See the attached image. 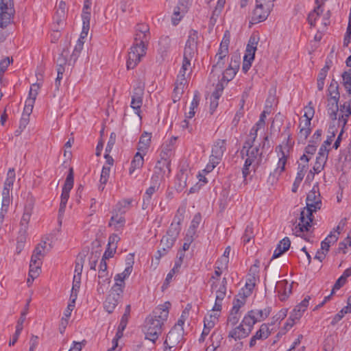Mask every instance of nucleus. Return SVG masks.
Segmentation results:
<instances>
[{"label": "nucleus", "mask_w": 351, "mask_h": 351, "mask_svg": "<svg viewBox=\"0 0 351 351\" xmlns=\"http://www.w3.org/2000/svg\"><path fill=\"white\" fill-rule=\"evenodd\" d=\"M346 282L347 280H345L344 278L340 276L335 282L330 293V295H332L336 290H339L340 288H341L346 283Z\"/></svg>", "instance_id": "052dcab7"}, {"label": "nucleus", "mask_w": 351, "mask_h": 351, "mask_svg": "<svg viewBox=\"0 0 351 351\" xmlns=\"http://www.w3.org/2000/svg\"><path fill=\"white\" fill-rule=\"evenodd\" d=\"M13 0H0V27H6L11 22L14 14Z\"/></svg>", "instance_id": "423d86ee"}, {"label": "nucleus", "mask_w": 351, "mask_h": 351, "mask_svg": "<svg viewBox=\"0 0 351 351\" xmlns=\"http://www.w3.org/2000/svg\"><path fill=\"white\" fill-rule=\"evenodd\" d=\"M182 258L180 257V260L176 261L175 263V265L173 266V267L170 270V271L167 274V276H166V278H165V282L162 285V287H164L165 286H167L169 282H171V280H172V278L173 277V276L178 272L179 271V269L181 266V264H182Z\"/></svg>", "instance_id": "4c0bfd02"}, {"label": "nucleus", "mask_w": 351, "mask_h": 351, "mask_svg": "<svg viewBox=\"0 0 351 351\" xmlns=\"http://www.w3.org/2000/svg\"><path fill=\"white\" fill-rule=\"evenodd\" d=\"M271 331L269 330V326L267 324L261 325L258 330L251 337L249 346L252 348L256 346V341H264L267 339L271 335Z\"/></svg>", "instance_id": "9b49d317"}, {"label": "nucleus", "mask_w": 351, "mask_h": 351, "mask_svg": "<svg viewBox=\"0 0 351 351\" xmlns=\"http://www.w3.org/2000/svg\"><path fill=\"white\" fill-rule=\"evenodd\" d=\"M101 255V250H98L95 252H92L88 260V265L90 269L95 270L97 263Z\"/></svg>", "instance_id": "49530a36"}, {"label": "nucleus", "mask_w": 351, "mask_h": 351, "mask_svg": "<svg viewBox=\"0 0 351 351\" xmlns=\"http://www.w3.org/2000/svg\"><path fill=\"white\" fill-rule=\"evenodd\" d=\"M151 134L143 132L139 139L137 149L143 154H146L147 149L150 146L151 143Z\"/></svg>", "instance_id": "a878e982"}, {"label": "nucleus", "mask_w": 351, "mask_h": 351, "mask_svg": "<svg viewBox=\"0 0 351 351\" xmlns=\"http://www.w3.org/2000/svg\"><path fill=\"white\" fill-rule=\"evenodd\" d=\"M322 12H320V5L316 6L308 15L307 21L311 27H315L317 19Z\"/></svg>", "instance_id": "ea45409f"}, {"label": "nucleus", "mask_w": 351, "mask_h": 351, "mask_svg": "<svg viewBox=\"0 0 351 351\" xmlns=\"http://www.w3.org/2000/svg\"><path fill=\"white\" fill-rule=\"evenodd\" d=\"M341 77L343 78V85L348 92V97L351 101V69L344 71Z\"/></svg>", "instance_id": "e433bc0d"}, {"label": "nucleus", "mask_w": 351, "mask_h": 351, "mask_svg": "<svg viewBox=\"0 0 351 351\" xmlns=\"http://www.w3.org/2000/svg\"><path fill=\"white\" fill-rule=\"evenodd\" d=\"M335 126H330L329 128H328V135L327 136V138L326 140L324 142V144H326V145H330L332 141H333V138L335 136Z\"/></svg>", "instance_id": "680f3d73"}, {"label": "nucleus", "mask_w": 351, "mask_h": 351, "mask_svg": "<svg viewBox=\"0 0 351 351\" xmlns=\"http://www.w3.org/2000/svg\"><path fill=\"white\" fill-rule=\"evenodd\" d=\"M82 19L83 25L85 26L84 29H86L87 27H90V11H82Z\"/></svg>", "instance_id": "0e129e2a"}, {"label": "nucleus", "mask_w": 351, "mask_h": 351, "mask_svg": "<svg viewBox=\"0 0 351 351\" xmlns=\"http://www.w3.org/2000/svg\"><path fill=\"white\" fill-rule=\"evenodd\" d=\"M188 173L185 170H180L176 176L177 190L182 191L186 186Z\"/></svg>", "instance_id": "473e14b6"}, {"label": "nucleus", "mask_w": 351, "mask_h": 351, "mask_svg": "<svg viewBox=\"0 0 351 351\" xmlns=\"http://www.w3.org/2000/svg\"><path fill=\"white\" fill-rule=\"evenodd\" d=\"M259 151V147H256L252 150H246L245 155L254 160H256L258 156H260V157L262 156V153H261Z\"/></svg>", "instance_id": "bf43d9fd"}, {"label": "nucleus", "mask_w": 351, "mask_h": 351, "mask_svg": "<svg viewBox=\"0 0 351 351\" xmlns=\"http://www.w3.org/2000/svg\"><path fill=\"white\" fill-rule=\"evenodd\" d=\"M160 245L162 246L156 252V258L160 259L162 256L167 254L169 250L173 247V245H167V241H164V236L160 241Z\"/></svg>", "instance_id": "c03bdc74"}, {"label": "nucleus", "mask_w": 351, "mask_h": 351, "mask_svg": "<svg viewBox=\"0 0 351 351\" xmlns=\"http://www.w3.org/2000/svg\"><path fill=\"white\" fill-rule=\"evenodd\" d=\"M115 213H113L109 222L110 226H114L116 229H119L124 226L125 223V217L123 215L125 210H122L121 205L118 204L116 206Z\"/></svg>", "instance_id": "f8f14e48"}, {"label": "nucleus", "mask_w": 351, "mask_h": 351, "mask_svg": "<svg viewBox=\"0 0 351 351\" xmlns=\"http://www.w3.org/2000/svg\"><path fill=\"white\" fill-rule=\"evenodd\" d=\"M74 178H73V169L71 168L69 169V172L66 176L64 184L62 187V191L61 194V203L67 204L68 199L69 198V192L72 189L73 186Z\"/></svg>", "instance_id": "ddd939ff"}, {"label": "nucleus", "mask_w": 351, "mask_h": 351, "mask_svg": "<svg viewBox=\"0 0 351 351\" xmlns=\"http://www.w3.org/2000/svg\"><path fill=\"white\" fill-rule=\"evenodd\" d=\"M237 72L231 66H228L223 73L221 81L228 83L234 78Z\"/></svg>", "instance_id": "09e8293b"}, {"label": "nucleus", "mask_w": 351, "mask_h": 351, "mask_svg": "<svg viewBox=\"0 0 351 351\" xmlns=\"http://www.w3.org/2000/svg\"><path fill=\"white\" fill-rule=\"evenodd\" d=\"M123 289H121L120 285L117 283L112 287L109 294L104 303V307L108 313H112L123 296Z\"/></svg>", "instance_id": "39448f33"}, {"label": "nucleus", "mask_w": 351, "mask_h": 351, "mask_svg": "<svg viewBox=\"0 0 351 351\" xmlns=\"http://www.w3.org/2000/svg\"><path fill=\"white\" fill-rule=\"evenodd\" d=\"M230 247L228 246L223 252V254L218 259V263L221 262L225 264V268H228V263H229V255L230 253Z\"/></svg>", "instance_id": "6e6d98bb"}, {"label": "nucleus", "mask_w": 351, "mask_h": 351, "mask_svg": "<svg viewBox=\"0 0 351 351\" xmlns=\"http://www.w3.org/2000/svg\"><path fill=\"white\" fill-rule=\"evenodd\" d=\"M189 0H179L177 6L174 8L171 21L173 25H177L187 12Z\"/></svg>", "instance_id": "9d476101"}, {"label": "nucleus", "mask_w": 351, "mask_h": 351, "mask_svg": "<svg viewBox=\"0 0 351 351\" xmlns=\"http://www.w3.org/2000/svg\"><path fill=\"white\" fill-rule=\"evenodd\" d=\"M298 169V171L297 173V176H296L295 181L293 184V186H292V189H291L293 193L297 192L298 187H299L302 180L304 178V173L306 171V166L305 165L300 166V165H299Z\"/></svg>", "instance_id": "2f4dec72"}, {"label": "nucleus", "mask_w": 351, "mask_h": 351, "mask_svg": "<svg viewBox=\"0 0 351 351\" xmlns=\"http://www.w3.org/2000/svg\"><path fill=\"white\" fill-rule=\"evenodd\" d=\"M45 247L46 241H44L43 243H40L38 245V246L34 249L31 257V259L33 260V262L42 261V259L44 258L45 255Z\"/></svg>", "instance_id": "7c9ffc66"}, {"label": "nucleus", "mask_w": 351, "mask_h": 351, "mask_svg": "<svg viewBox=\"0 0 351 351\" xmlns=\"http://www.w3.org/2000/svg\"><path fill=\"white\" fill-rule=\"evenodd\" d=\"M329 99L339 100L340 94L339 92V84L335 80H332L328 88Z\"/></svg>", "instance_id": "f704fd0d"}, {"label": "nucleus", "mask_w": 351, "mask_h": 351, "mask_svg": "<svg viewBox=\"0 0 351 351\" xmlns=\"http://www.w3.org/2000/svg\"><path fill=\"white\" fill-rule=\"evenodd\" d=\"M32 214V207H25L22 215L20 224L19 235L17 237V248L21 246L26 241L27 232L29 227V222Z\"/></svg>", "instance_id": "0eeeda50"}, {"label": "nucleus", "mask_w": 351, "mask_h": 351, "mask_svg": "<svg viewBox=\"0 0 351 351\" xmlns=\"http://www.w3.org/2000/svg\"><path fill=\"white\" fill-rule=\"evenodd\" d=\"M348 241H350L349 236H348L347 238L339 243L338 252H342L343 254L346 253V250L347 249L348 246H349Z\"/></svg>", "instance_id": "69168bd1"}, {"label": "nucleus", "mask_w": 351, "mask_h": 351, "mask_svg": "<svg viewBox=\"0 0 351 351\" xmlns=\"http://www.w3.org/2000/svg\"><path fill=\"white\" fill-rule=\"evenodd\" d=\"M198 38V32L195 29H191L185 45L197 48Z\"/></svg>", "instance_id": "a19ab883"}, {"label": "nucleus", "mask_w": 351, "mask_h": 351, "mask_svg": "<svg viewBox=\"0 0 351 351\" xmlns=\"http://www.w3.org/2000/svg\"><path fill=\"white\" fill-rule=\"evenodd\" d=\"M242 324H243L246 327L250 328L252 330L254 325L256 324L254 319V315H252L250 313V311L244 316Z\"/></svg>", "instance_id": "8fccbe9b"}, {"label": "nucleus", "mask_w": 351, "mask_h": 351, "mask_svg": "<svg viewBox=\"0 0 351 351\" xmlns=\"http://www.w3.org/2000/svg\"><path fill=\"white\" fill-rule=\"evenodd\" d=\"M144 86L141 83L134 88L132 95L130 106L136 110V113L139 116L141 108L143 105V98L144 95Z\"/></svg>", "instance_id": "1a4fd4ad"}, {"label": "nucleus", "mask_w": 351, "mask_h": 351, "mask_svg": "<svg viewBox=\"0 0 351 351\" xmlns=\"http://www.w3.org/2000/svg\"><path fill=\"white\" fill-rule=\"evenodd\" d=\"M307 198L311 199L313 201L321 200L320 193L317 186H313L312 190L307 194Z\"/></svg>", "instance_id": "864d4df0"}, {"label": "nucleus", "mask_w": 351, "mask_h": 351, "mask_svg": "<svg viewBox=\"0 0 351 351\" xmlns=\"http://www.w3.org/2000/svg\"><path fill=\"white\" fill-rule=\"evenodd\" d=\"M271 308L267 307L265 309H253L250 311V313L254 315L255 322H261L265 319L271 313Z\"/></svg>", "instance_id": "c85d7f7f"}, {"label": "nucleus", "mask_w": 351, "mask_h": 351, "mask_svg": "<svg viewBox=\"0 0 351 351\" xmlns=\"http://www.w3.org/2000/svg\"><path fill=\"white\" fill-rule=\"evenodd\" d=\"M171 161L167 160L160 159L158 160L154 168V173L152 176V181L157 180L158 182L159 178L162 177L165 173V169L170 172Z\"/></svg>", "instance_id": "2eb2a0df"}, {"label": "nucleus", "mask_w": 351, "mask_h": 351, "mask_svg": "<svg viewBox=\"0 0 351 351\" xmlns=\"http://www.w3.org/2000/svg\"><path fill=\"white\" fill-rule=\"evenodd\" d=\"M311 297L309 295H306L299 304L295 306L290 314L291 319L300 320L308 306Z\"/></svg>", "instance_id": "6ab92c4d"}, {"label": "nucleus", "mask_w": 351, "mask_h": 351, "mask_svg": "<svg viewBox=\"0 0 351 351\" xmlns=\"http://www.w3.org/2000/svg\"><path fill=\"white\" fill-rule=\"evenodd\" d=\"M184 88H182L175 84V87L173 88L172 99L174 103L180 101L183 93Z\"/></svg>", "instance_id": "603ef678"}, {"label": "nucleus", "mask_w": 351, "mask_h": 351, "mask_svg": "<svg viewBox=\"0 0 351 351\" xmlns=\"http://www.w3.org/2000/svg\"><path fill=\"white\" fill-rule=\"evenodd\" d=\"M133 269V267L132 265H129L125 267L124 271L122 273L117 274L114 276V280L115 283H117L119 285H120V287L121 289H123L125 287V282L124 280L129 277V276L131 274Z\"/></svg>", "instance_id": "cd10ccee"}, {"label": "nucleus", "mask_w": 351, "mask_h": 351, "mask_svg": "<svg viewBox=\"0 0 351 351\" xmlns=\"http://www.w3.org/2000/svg\"><path fill=\"white\" fill-rule=\"evenodd\" d=\"M146 45L141 43L135 42L130 47L128 52V58L127 60V69H133L140 62L141 59L146 53Z\"/></svg>", "instance_id": "20e7f679"}, {"label": "nucleus", "mask_w": 351, "mask_h": 351, "mask_svg": "<svg viewBox=\"0 0 351 351\" xmlns=\"http://www.w3.org/2000/svg\"><path fill=\"white\" fill-rule=\"evenodd\" d=\"M256 8L252 12L251 23L253 24L264 21L268 16L267 11L265 10L262 3H259L258 0H256Z\"/></svg>", "instance_id": "dca6fc26"}, {"label": "nucleus", "mask_w": 351, "mask_h": 351, "mask_svg": "<svg viewBox=\"0 0 351 351\" xmlns=\"http://www.w3.org/2000/svg\"><path fill=\"white\" fill-rule=\"evenodd\" d=\"M170 307L171 303L166 302L156 307L146 317L144 325L146 339L155 343L158 339L162 332V326L168 318Z\"/></svg>", "instance_id": "f257e3e1"}, {"label": "nucleus", "mask_w": 351, "mask_h": 351, "mask_svg": "<svg viewBox=\"0 0 351 351\" xmlns=\"http://www.w3.org/2000/svg\"><path fill=\"white\" fill-rule=\"evenodd\" d=\"M222 339L223 338L219 333L214 332L210 336V341L212 343L211 344L217 348L219 347Z\"/></svg>", "instance_id": "4d7b16f0"}, {"label": "nucleus", "mask_w": 351, "mask_h": 351, "mask_svg": "<svg viewBox=\"0 0 351 351\" xmlns=\"http://www.w3.org/2000/svg\"><path fill=\"white\" fill-rule=\"evenodd\" d=\"M173 149L171 144H164L160 153L161 158L170 160V158L173 155Z\"/></svg>", "instance_id": "37998d69"}, {"label": "nucleus", "mask_w": 351, "mask_h": 351, "mask_svg": "<svg viewBox=\"0 0 351 351\" xmlns=\"http://www.w3.org/2000/svg\"><path fill=\"white\" fill-rule=\"evenodd\" d=\"M110 167L107 166H104L101 170V176H100V184L99 186V189L100 191H103L104 189V186L107 183L109 176H110Z\"/></svg>", "instance_id": "79ce46f5"}, {"label": "nucleus", "mask_w": 351, "mask_h": 351, "mask_svg": "<svg viewBox=\"0 0 351 351\" xmlns=\"http://www.w3.org/2000/svg\"><path fill=\"white\" fill-rule=\"evenodd\" d=\"M180 231L181 226L176 224V223H171L167 232V234L164 236V241H167V245H174Z\"/></svg>", "instance_id": "f3484780"}, {"label": "nucleus", "mask_w": 351, "mask_h": 351, "mask_svg": "<svg viewBox=\"0 0 351 351\" xmlns=\"http://www.w3.org/2000/svg\"><path fill=\"white\" fill-rule=\"evenodd\" d=\"M276 149V152H278L279 160L278 167L274 170V174H278L279 176L285 170V165L289 157V149L287 148V152L284 151L281 145L277 146Z\"/></svg>", "instance_id": "4468645a"}, {"label": "nucleus", "mask_w": 351, "mask_h": 351, "mask_svg": "<svg viewBox=\"0 0 351 351\" xmlns=\"http://www.w3.org/2000/svg\"><path fill=\"white\" fill-rule=\"evenodd\" d=\"M291 245V241L289 237H285L277 245L272 256V259L280 257L285 252H287Z\"/></svg>", "instance_id": "393cba45"}, {"label": "nucleus", "mask_w": 351, "mask_h": 351, "mask_svg": "<svg viewBox=\"0 0 351 351\" xmlns=\"http://www.w3.org/2000/svg\"><path fill=\"white\" fill-rule=\"evenodd\" d=\"M116 134L114 132H112L110 135V138L108 142L107 143V146L106 147V152L110 153L116 142Z\"/></svg>", "instance_id": "e2e57ef3"}, {"label": "nucleus", "mask_w": 351, "mask_h": 351, "mask_svg": "<svg viewBox=\"0 0 351 351\" xmlns=\"http://www.w3.org/2000/svg\"><path fill=\"white\" fill-rule=\"evenodd\" d=\"M327 158H325L324 156H317L316 161L313 167V171L311 170L310 173H312L313 176L315 173H319L322 171V170L324 167V165L326 162Z\"/></svg>", "instance_id": "58836bf2"}, {"label": "nucleus", "mask_w": 351, "mask_h": 351, "mask_svg": "<svg viewBox=\"0 0 351 351\" xmlns=\"http://www.w3.org/2000/svg\"><path fill=\"white\" fill-rule=\"evenodd\" d=\"M339 112V114L337 119L339 123H342L343 128L347 123L348 118L351 114V101H350L349 97H348V101L340 106Z\"/></svg>", "instance_id": "4be33fe9"}, {"label": "nucleus", "mask_w": 351, "mask_h": 351, "mask_svg": "<svg viewBox=\"0 0 351 351\" xmlns=\"http://www.w3.org/2000/svg\"><path fill=\"white\" fill-rule=\"evenodd\" d=\"M244 324L241 323L238 326L233 328L228 335V337L233 338L234 340L241 339L247 337L252 332L250 328L244 327Z\"/></svg>", "instance_id": "412c9836"}, {"label": "nucleus", "mask_w": 351, "mask_h": 351, "mask_svg": "<svg viewBox=\"0 0 351 351\" xmlns=\"http://www.w3.org/2000/svg\"><path fill=\"white\" fill-rule=\"evenodd\" d=\"M42 261L33 262V260H30L29 263V276L34 280L37 278L41 271Z\"/></svg>", "instance_id": "72a5a7b5"}, {"label": "nucleus", "mask_w": 351, "mask_h": 351, "mask_svg": "<svg viewBox=\"0 0 351 351\" xmlns=\"http://www.w3.org/2000/svg\"><path fill=\"white\" fill-rule=\"evenodd\" d=\"M152 182L153 184L146 190L143 197L142 208L143 210L147 209L150 206L152 195L155 193L159 189L160 184L156 180Z\"/></svg>", "instance_id": "aec40b11"}, {"label": "nucleus", "mask_w": 351, "mask_h": 351, "mask_svg": "<svg viewBox=\"0 0 351 351\" xmlns=\"http://www.w3.org/2000/svg\"><path fill=\"white\" fill-rule=\"evenodd\" d=\"M145 154H143L140 152L136 153L134 156L133 160L131 162L130 167L129 169V173L130 175L133 174L136 169H139L143 167L144 164V158L143 156Z\"/></svg>", "instance_id": "bb28decb"}, {"label": "nucleus", "mask_w": 351, "mask_h": 351, "mask_svg": "<svg viewBox=\"0 0 351 351\" xmlns=\"http://www.w3.org/2000/svg\"><path fill=\"white\" fill-rule=\"evenodd\" d=\"M258 41L259 36L258 35L252 34L250 36L243 58L242 71L244 73H246L252 66V63L254 60L255 52L257 49Z\"/></svg>", "instance_id": "7ed1b4c3"}, {"label": "nucleus", "mask_w": 351, "mask_h": 351, "mask_svg": "<svg viewBox=\"0 0 351 351\" xmlns=\"http://www.w3.org/2000/svg\"><path fill=\"white\" fill-rule=\"evenodd\" d=\"M136 33L135 34L134 41L145 44L149 39V28L145 23L138 24L136 27Z\"/></svg>", "instance_id": "a211bd4d"}, {"label": "nucleus", "mask_w": 351, "mask_h": 351, "mask_svg": "<svg viewBox=\"0 0 351 351\" xmlns=\"http://www.w3.org/2000/svg\"><path fill=\"white\" fill-rule=\"evenodd\" d=\"M86 343V340H83L81 342L73 341V346L71 347L69 351H82V346H85Z\"/></svg>", "instance_id": "774afa93"}, {"label": "nucleus", "mask_w": 351, "mask_h": 351, "mask_svg": "<svg viewBox=\"0 0 351 351\" xmlns=\"http://www.w3.org/2000/svg\"><path fill=\"white\" fill-rule=\"evenodd\" d=\"M82 49L83 47L81 46V44H76L71 56L70 62L73 61V63H75L79 58Z\"/></svg>", "instance_id": "5fc2aeb1"}, {"label": "nucleus", "mask_w": 351, "mask_h": 351, "mask_svg": "<svg viewBox=\"0 0 351 351\" xmlns=\"http://www.w3.org/2000/svg\"><path fill=\"white\" fill-rule=\"evenodd\" d=\"M110 282V276L108 272H98V285L97 291L99 294H104Z\"/></svg>", "instance_id": "5701e85b"}, {"label": "nucleus", "mask_w": 351, "mask_h": 351, "mask_svg": "<svg viewBox=\"0 0 351 351\" xmlns=\"http://www.w3.org/2000/svg\"><path fill=\"white\" fill-rule=\"evenodd\" d=\"M338 101L339 100L328 99L327 111L330 118L333 121L337 119L339 112Z\"/></svg>", "instance_id": "c756f323"}, {"label": "nucleus", "mask_w": 351, "mask_h": 351, "mask_svg": "<svg viewBox=\"0 0 351 351\" xmlns=\"http://www.w3.org/2000/svg\"><path fill=\"white\" fill-rule=\"evenodd\" d=\"M254 237V228L252 223L248 224L245 230L243 236V241L244 243H249L252 239Z\"/></svg>", "instance_id": "de8ad7c7"}, {"label": "nucleus", "mask_w": 351, "mask_h": 351, "mask_svg": "<svg viewBox=\"0 0 351 351\" xmlns=\"http://www.w3.org/2000/svg\"><path fill=\"white\" fill-rule=\"evenodd\" d=\"M306 207L300 212V222L295 226L293 231L296 236H300L306 241H309V239L304 235H302V234L305 231H308L309 228L311 227L314 219L313 213L321 208L322 200L314 202L306 197Z\"/></svg>", "instance_id": "f03ea898"}, {"label": "nucleus", "mask_w": 351, "mask_h": 351, "mask_svg": "<svg viewBox=\"0 0 351 351\" xmlns=\"http://www.w3.org/2000/svg\"><path fill=\"white\" fill-rule=\"evenodd\" d=\"M197 53V48L193 47H189L185 45L183 54V59L191 61L195 57V54Z\"/></svg>", "instance_id": "a18cd8bd"}, {"label": "nucleus", "mask_w": 351, "mask_h": 351, "mask_svg": "<svg viewBox=\"0 0 351 351\" xmlns=\"http://www.w3.org/2000/svg\"><path fill=\"white\" fill-rule=\"evenodd\" d=\"M130 311H131V306L130 304H128L125 307V313L122 315L120 323H119V326H121V329H122L123 328H126L128 322V319H129V317L130 315Z\"/></svg>", "instance_id": "3c124183"}, {"label": "nucleus", "mask_w": 351, "mask_h": 351, "mask_svg": "<svg viewBox=\"0 0 351 351\" xmlns=\"http://www.w3.org/2000/svg\"><path fill=\"white\" fill-rule=\"evenodd\" d=\"M184 335V328L173 326L167 335V339L173 346H175L182 339Z\"/></svg>", "instance_id": "b1692460"}, {"label": "nucleus", "mask_w": 351, "mask_h": 351, "mask_svg": "<svg viewBox=\"0 0 351 351\" xmlns=\"http://www.w3.org/2000/svg\"><path fill=\"white\" fill-rule=\"evenodd\" d=\"M223 90V86L221 83H218L217 84L215 90L212 93L211 97L215 99H219L221 95V93Z\"/></svg>", "instance_id": "338daca9"}, {"label": "nucleus", "mask_w": 351, "mask_h": 351, "mask_svg": "<svg viewBox=\"0 0 351 351\" xmlns=\"http://www.w3.org/2000/svg\"><path fill=\"white\" fill-rule=\"evenodd\" d=\"M226 150V141L218 139L213 146L212 153L210 156L211 167L215 168L222 160L224 152Z\"/></svg>", "instance_id": "6e6552de"}, {"label": "nucleus", "mask_w": 351, "mask_h": 351, "mask_svg": "<svg viewBox=\"0 0 351 351\" xmlns=\"http://www.w3.org/2000/svg\"><path fill=\"white\" fill-rule=\"evenodd\" d=\"M311 128H300V132L298 134L299 140L301 141L302 142L305 141L307 139L309 134H311Z\"/></svg>", "instance_id": "13d9d810"}, {"label": "nucleus", "mask_w": 351, "mask_h": 351, "mask_svg": "<svg viewBox=\"0 0 351 351\" xmlns=\"http://www.w3.org/2000/svg\"><path fill=\"white\" fill-rule=\"evenodd\" d=\"M159 52L164 56L169 50L171 47V38L167 36H162L158 42Z\"/></svg>", "instance_id": "c9c22d12"}]
</instances>
